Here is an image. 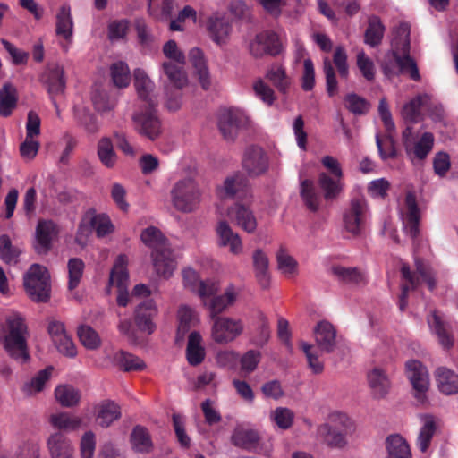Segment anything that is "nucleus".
I'll return each mask as SVG.
<instances>
[{"instance_id":"obj_1","label":"nucleus","mask_w":458,"mask_h":458,"mask_svg":"<svg viewBox=\"0 0 458 458\" xmlns=\"http://www.w3.org/2000/svg\"><path fill=\"white\" fill-rule=\"evenodd\" d=\"M4 347L15 360L25 363L30 360L28 337L30 335L25 318L18 312L6 316L3 327Z\"/></svg>"},{"instance_id":"obj_2","label":"nucleus","mask_w":458,"mask_h":458,"mask_svg":"<svg viewBox=\"0 0 458 458\" xmlns=\"http://www.w3.org/2000/svg\"><path fill=\"white\" fill-rule=\"evenodd\" d=\"M141 241L152 249L153 266L156 272L164 277L172 276L175 260L166 238L154 226L146 228L140 235Z\"/></svg>"},{"instance_id":"obj_3","label":"nucleus","mask_w":458,"mask_h":458,"mask_svg":"<svg viewBox=\"0 0 458 458\" xmlns=\"http://www.w3.org/2000/svg\"><path fill=\"white\" fill-rule=\"evenodd\" d=\"M355 425L344 413L332 414L330 423L318 428V435L332 448H344L347 445V437L353 434Z\"/></svg>"},{"instance_id":"obj_4","label":"nucleus","mask_w":458,"mask_h":458,"mask_svg":"<svg viewBox=\"0 0 458 458\" xmlns=\"http://www.w3.org/2000/svg\"><path fill=\"white\" fill-rule=\"evenodd\" d=\"M26 293L35 302H47L50 299V275L46 267L32 264L23 276Z\"/></svg>"},{"instance_id":"obj_5","label":"nucleus","mask_w":458,"mask_h":458,"mask_svg":"<svg viewBox=\"0 0 458 458\" xmlns=\"http://www.w3.org/2000/svg\"><path fill=\"white\" fill-rule=\"evenodd\" d=\"M200 190L198 183L190 177L175 182L171 190V199L174 207L180 212L191 213L200 203Z\"/></svg>"},{"instance_id":"obj_6","label":"nucleus","mask_w":458,"mask_h":458,"mask_svg":"<svg viewBox=\"0 0 458 458\" xmlns=\"http://www.w3.org/2000/svg\"><path fill=\"white\" fill-rule=\"evenodd\" d=\"M157 103L140 105L132 114L135 131L149 140H156L162 133V123L158 117Z\"/></svg>"},{"instance_id":"obj_7","label":"nucleus","mask_w":458,"mask_h":458,"mask_svg":"<svg viewBox=\"0 0 458 458\" xmlns=\"http://www.w3.org/2000/svg\"><path fill=\"white\" fill-rule=\"evenodd\" d=\"M165 74L172 86L165 87V106L169 111H177L182 105L181 89L187 83V76L182 68L172 62H164L162 64Z\"/></svg>"},{"instance_id":"obj_8","label":"nucleus","mask_w":458,"mask_h":458,"mask_svg":"<svg viewBox=\"0 0 458 458\" xmlns=\"http://www.w3.org/2000/svg\"><path fill=\"white\" fill-rule=\"evenodd\" d=\"M403 279L407 284H403L401 286V294L399 296L398 306L401 311H403L408 304V294L411 289L417 288L422 282H425L429 290H433L436 282L431 276L429 271L420 263H417L415 272H411L409 266L403 264L401 268Z\"/></svg>"},{"instance_id":"obj_9","label":"nucleus","mask_w":458,"mask_h":458,"mask_svg":"<svg viewBox=\"0 0 458 458\" xmlns=\"http://www.w3.org/2000/svg\"><path fill=\"white\" fill-rule=\"evenodd\" d=\"M410 27L406 23H402L395 30V36L392 40V52L391 54L397 53L401 55L402 66L408 64L410 66V78L415 81L420 80V72L416 62L410 55Z\"/></svg>"},{"instance_id":"obj_10","label":"nucleus","mask_w":458,"mask_h":458,"mask_svg":"<svg viewBox=\"0 0 458 458\" xmlns=\"http://www.w3.org/2000/svg\"><path fill=\"white\" fill-rule=\"evenodd\" d=\"M368 214L366 199L360 196L352 198L343 214L344 229L353 236L360 235L365 227Z\"/></svg>"},{"instance_id":"obj_11","label":"nucleus","mask_w":458,"mask_h":458,"mask_svg":"<svg viewBox=\"0 0 458 458\" xmlns=\"http://www.w3.org/2000/svg\"><path fill=\"white\" fill-rule=\"evenodd\" d=\"M39 81L47 89L51 102L58 113L55 97L64 94L66 88L64 67L57 64H48L40 74Z\"/></svg>"},{"instance_id":"obj_12","label":"nucleus","mask_w":458,"mask_h":458,"mask_svg":"<svg viewBox=\"0 0 458 458\" xmlns=\"http://www.w3.org/2000/svg\"><path fill=\"white\" fill-rule=\"evenodd\" d=\"M405 369L414 391V398L421 404L426 403L430 385L427 368L418 360H410L405 364Z\"/></svg>"},{"instance_id":"obj_13","label":"nucleus","mask_w":458,"mask_h":458,"mask_svg":"<svg viewBox=\"0 0 458 458\" xmlns=\"http://www.w3.org/2000/svg\"><path fill=\"white\" fill-rule=\"evenodd\" d=\"M211 320L213 322L211 337L217 344L233 342L243 331V325L240 319L228 317H215Z\"/></svg>"},{"instance_id":"obj_14","label":"nucleus","mask_w":458,"mask_h":458,"mask_svg":"<svg viewBox=\"0 0 458 458\" xmlns=\"http://www.w3.org/2000/svg\"><path fill=\"white\" fill-rule=\"evenodd\" d=\"M158 314L157 307L152 299L138 303L133 312V322L140 333L152 335L157 329L155 319Z\"/></svg>"},{"instance_id":"obj_15","label":"nucleus","mask_w":458,"mask_h":458,"mask_svg":"<svg viewBox=\"0 0 458 458\" xmlns=\"http://www.w3.org/2000/svg\"><path fill=\"white\" fill-rule=\"evenodd\" d=\"M219 193L223 198L237 199L243 201H250V186L246 175L241 172H236L228 176L219 188Z\"/></svg>"},{"instance_id":"obj_16","label":"nucleus","mask_w":458,"mask_h":458,"mask_svg":"<svg viewBox=\"0 0 458 458\" xmlns=\"http://www.w3.org/2000/svg\"><path fill=\"white\" fill-rule=\"evenodd\" d=\"M128 281L127 257L121 254L116 258L110 272L109 284L117 287V303L122 307H125L129 302V293L127 291Z\"/></svg>"},{"instance_id":"obj_17","label":"nucleus","mask_w":458,"mask_h":458,"mask_svg":"<svg viewBox=\"0 0 458 458\" xmlns=\"http://www.w3.org/2000/svg\"><path fill=\"white\" fill-rule=\"evenodd\" d=\"M248 123V116L239 108H228L221 112L218 118V128L223 137L233 140L240 128Z\"/></svg>"},{"instance_id":"obj_18","label":"nucleus","mask_w":458,"mask_h":458,"mask_svg":"<svg viewBox=\"0 0 458 458\" xmlns=\"http://www.w3.org/2000/svg\"><path fill=\"white\" fill-rule=\"evenodd\" d=\"M59 229L52 220L39 219L36 230L33 248L39 255L47 254L52 247L53 242L57 237Z\"/></svg>"},{"instance_id":"obj_19","label":"nucleus","mask_w":458,"mask_h":458,"mask_svg":"<svg viewBox=\"0 0 458 458\" xmlns=\"http://www.w3.org/2000/svg\"><path fill=\"white\" fill-rule=\"evenodd\" d=\"M242 165L250 177H258L268 169V157L262 148L250 146L244 151Z\"/></svg>"},{"instance_id":"obj_20","label":"nucleus","mask_w":458,"mask_h":458,"mask_svg":"<svg viewBox=\"0 0 458 458\" xmlns=\"http://www.w3.org/2000/svg\"><path fill=\"white\" fill-rule=\"evenodd\" d=\"M405 207L406 211L402 215L403 229L412 239H416L420 234V211L412 191L405 195Z\"/></svg>"},{"instance_id":"obj_21","label":"nucleus","mask_w":458,"mask_h":458,"mask_svg":"<svg viewBox=\"0 0 458 458\" xmlns=\"http://www.w3.org/2000/svg\"><path fill=\"white\" fill-rule=\"evenodd\" d=\"M250 201L245 203L236 202L228 208V216L243 231L252 233L257 229V219L253 211L249 207Z\"/></svg>"},{"instance_id":"obj_22","label":"nucleus","mask_w":458,"mask_h":458,"mask_svg":"<svg viewBox=\"0 0 458 458\" xmlns=\"http://www.w3.org/2000/svg\"><path fill=\"white\" fill-rule=\"evenodd\" d=\"M314 335L318 347L327 353L334 352L336 344V330L328 321L318 322L314 328Z\"/></svg>"},{"instance_id":"obj_23","label":"nucleus","mask_w":458,"mask_h":458,"mask_svg":"<svg viewBox=\"0 0 458 458\" xmlns=\"http://www.w3.org/2000/svg\"><path fill=\"white\" fill-rule=\"evenodd\" d=\"M134 87L136 89L140 105H151L157 103L156 97L152 94L155 84L147 75L144 70L138 68L133 72Z\"/></svg>"},{"instance_id":"obj_24","label":"nucleus","mask_w":458,"mask_h":458,"mask_svg":"<svg viewBox=\"0 0 458 458\" xmlns=\"http://www.w3.org/2000/svg\"><path fill=\"white\" fill-rule=\"evenodd\" d=\"M216 232L218 237V244L222 247H229L233 254H239L242 250V240L238 233H234L229 224L225 221H219Z\"/></svg>"},{"instance_id":"obj_25","label":"nucleus","mask_w":458,"mask_h":458,"mask_svg":"<svg viewBox=\"0 0 458 458\" xmlns=\"http://www.w3.org/2000/svg\"><path fill=\"white\" fill-rule=\"evenodd\" d=\"M47 447L52 458H74V448L62 432L54 433L48 437Z\"/></svg>"},{"instance_id":"obj_26","label":"nucleus","mask_w":458,"mask_h":458,"mask_svg":"<svg viewBox=\"0 0 458 458\" xmlns=\"http://www.w3.org/2000/svg\"><path fill=\"white\" fill-rule=\"evenodd\" d=\"M231 30L230 23L225 18L216 14L209 17L207 21L208 36L217 45L226 43Z\"/></svg>"},{"instance_id":"obj_27","label":"nucleus","mask_w":458,"mask_h":458,"mask_svg":"<svg viewBox=\"0 0 458 458\" xmlns=\"http://www.w3.org/2000/svg\"><path fill=\"white\" fill-rule=\"evenodd\" d=\"M439 391L446 395L458 393V374L446 367H439L435 371Z\"/></svg>"},{"instance_id":"obj_28","label":"nucleus","mask_w":458,"mask_h":458,"mask_svg":"<svg viewBox=\"0 0 458 458\" xmlns=\"http://www.w3.org/2000/svg\"><path fill=\"white\" fill-rule=\"evenodd\" d=\"M434 136L431 132H424L419 140L413 141L405 148L407 156L411 161L424 160L431 152L434 146Z\"/></svg>"},{"instance_id":"obj_29","label":"nucleus","mask_w":458,"mask_h":458,"mask_svg":"<svg viewBox=\"0 0 458 458\" xmlns=\"http://www.w3.org/2000/svg\"><path fill=\"white\" fill-rule=\"evenodd\" d=\"M96 420L102 428H108L114 421L121 417L120 406L114 401L105 400L96 408Z\"/></svg>"},{"instance_id":"obj_30","label":"nucleus","mask_w":458,"mask_h":458,"mask_svg":"<svg viewBox=\"0 0 458 458\" xmlns=\"http://www.w3.org/2000/svg\"><path fill=\"white\" fill-rule=\"evenodd\" d=\"M237 292L233 285H229L225 293L222 295H216L209 300L206 305L209 310L210 318L215 317H221L219 314L225 310L236 300Z\"/></svg>"},{"instance_id":"obj_31","label":"nucleus","mask_w":458,"mask_h":458,"mask_svg":"<svg viewBox=\"0 0 458 458\" xmlns=\"http://www.w3.org/2000/svg\"><path fill=\"white\" fill-rule=\"evenodd\" d=\"M189 60L195 69V73L202 89H208L211 81L203 52L198 47L192 48L189 53Z\"/></svg>"},{"instance_id":"obj_32","label":"nucleus","mask_w":458,"mask_h":458,"mask_svg":"<svg viewBox=\"0 0 458 458\" xmlns=\"http://www.w3.org/2000/svg\"><path fill=\"white\" fill-rule=\"evenodd\" d=\"M132 450L139 454H149L153 450V442L148 430L142 426H135L130 436Z\"/></svg>"},{"instance_id":"obj_33","label":"nucleus","mask_w":458,"mask_h":458,"mask_svg":"<svg viewBox=\"0 0 458 458\" xmlns=\"http://www.w3.org/2000/svg\"><path fill=\"white\" fill-rule=\"evenodd\" d=\"M202 337L197 331H193L189 335L186 347L187 361L191 366L199 365L206 357V352L201 345Z\"/></svg>"},{"instance_id":"obj_34","label":"nucleus","mask_w":458,"mask_h":458,"mask_svg":"<svg viewBox=\"0 0 458 458\" xmlns=\"http://www.w3.org/2000/svg\"><path fill=\"white\" fill-rule=\"evenodd\" d=\"M259 439L258 431L250 428H237L232 435L233 445L247 451L254 450Z\"/></svg>"},{"instance_id":"obj_35","label":"nucleus","mask_w":458,"mask_h":458,"mask_svg":"<svg viewBox=\"0 0 458 458\" xmlns=\"http://www.w3.org/2000/svg\"><path fill=\"white\" fill-rule=\"evenodd\" d=\"M266 79H267L281 94L286 95L288 93L292 81L283 65L278 64H273L267 70Z\"/></svg>"},{"instance_id":"obj_36","label":"nucleus","mask_w":458,"mask_h":458,"mask_svg":"<svg viewBox=\"0 0 458 458\" xmlns=\"http://www.w3.org/2000/svg\"><path fill=\"white\" fill-rule=\"evenodd\" d=\"M386 458H411L410 445L400 435H390L386 439Z\"/></svg>"},{"instance_id":"obj_37","label":"nucleus","mask_w":458,"mask_h":458,"mask_svg":"<svg viewBox=\"0 0 458 458\" xmlns=\"http://www.w3.org/2000/svg\"><path fill=\"white\" fill-rule=\"evenodd\" d=\"M55 33L66 41L70 42L73 33V22L71 14V8L67 4H64L56 14Z\"/></svg>"},{"instance_id":"obj_38","label":"nucleus","mask_w":458,"mask_h":458,"mask_svg":"<svg viewBox=\"0 0 458 458\" xmlns=\"http://www.w3.org/2000/svg\"><path fill=\"white\" fill-rule=\"evenodd\" d=\"M342 178L331 177L327 173L318 174V183L327 201L335 199L343 190Z\"/></svg>"},{"instance_id":"obj_39","label":"nucleus","mask_w":458,"mask_h":458,"mask_svg":"<svg viewBox=\"0 0 458 458\" xmlns=\"http://www.w3.org/2000/svg\"><path fill=\"white\" fill-rule=\"evenodd\" d=\"M113 362L114 366L125 372L142 371L146 368L145 362L140 358L122 350L114 355Z\"/></svg>"},{"instance_id":"obj_40","label":"nucleus","mask_w":458,"mask_h":458,"mask_svg":"<svg viewBox=\"0 0 458 458\" xmlns=\"http://www.w3.org/2000/svg\"><path fill=\"white\" fill-rule=\"evenodd\" d=\"M97 155L100 163L108 169L116 165L118 157L114 151V144L110 138H101L97 145Z\"/></svg>"},{"instance_id":"obj_41","label":"nucleus","mask_w":458,"mask_h":458,"mask_svg":"<svg viewBox=\"0 0 458 458\" xmlns=\"http://www.w3.org/2000/svg\"><path fill=\"white\" fill-rule=\"evenodd\" d=\"M385 33V26L377 16L369 18L368 28L364 34V42L372 47L381 44Z\"/></svg>"},{"instance_id":"obj_42","label":"nucleus","mask_w":458,"mask_h":458,"mask_svg":"<svg viewBox=\"0 0 458 458\" xmlns=\"http://www.w3.org/2000/svg\"><path fill=\"white\" fill-rule=\"evenodd\" d=\"M368 380L376 398H382L387 394L390 383L388 377L382 369H374L369 373Z\"/></svg>"},{"instance_id":"obj_43","label":"nucleus","mask_w":458,"mask_h":458,"mask_svg":"<svg viewBox=\"0 0 458 458\" xmlns=\"http://www.w3.org/2000/svg\"><path fill=\"white\" fill-rule=\"evenodd\" d=\"M428 324L431 329L437 335L439 344L445 349H450L451 347H453V336L450 334L445 323L442 321L441 318L437 316L436 312L432 313L431 318L428 319Z\"/></svg>"},{"instance_id":"obj_44","label":"nucleus","mask_w":458,"mask_h":458,"mask_svg":"<svg viewBox=\"0 0 458 458\" xmlns=\"http://www.w3.org/2000/svg\"><path fill=\"white\" fill-rule=\"evenodd\" d=\"M22 250L15 245H13L10 237L7 234L0 236V259L7 265H16L19 263V258Z\"/></svg>"},{"instance_id":"obj_45","label":"nucleus","mask_w":458,"mask_h":458,"mask_svg":"<svg viewBox=\"0 0 458 458\" xmlns=\"http://www.w3.org/2000/svg\"><path fill=\"white\" fill-rule=\"evenodd\" d=\"M253 265L259 284L262 288H267L270 280L268 274V259L261 250H255L253 254Z\"/></svg>"},{"instance_id":"obj_46","label":"nucleus","mask_w":458,"mask_h":458,"mask_svg":"<svg viewBox=\"0 0 458 458\" xmlns=\"http://www.w3.org/2000/svg\"><path fill=\"white\" fill-rule=\"evenodd\" d=\"M402 60L401 55H398L397 53L387 55L382 64L383 73L388 79L398 76L401 72L410 75V66L408 64L402 66Z\"/></svg>"},{"instance_id":"obj_47","label":"nucleus","mask_w":458,"mask_h":458,"mask_svg":"<svg viewBox=\"0 0 458 458\" xmlns=\"http://www.w3.org/2000/svg\"><path fill=\"white\" fill-rule=\"evenodd\" d=\"M332 273L338 281L344 284H359L364 282V275L357 267L335 266L332 267Z\"/></svg>"},{"instance_id":"obj_48","label":"nucleus","mask_w":458,"mask_h":458,"mask_svg":"<svg viewBox=\"0 0 458 458\" xmlns=\"http://www.w3.org/2000/svg\"><path fill=\"white\" fill-rule=\"evenodd\" d=\"M301 196L310 211L316 212L318 210L320 207V197L312 181L305 179L301 182Z\"/></svg>"},{"instance_id":"obj_49","label":"nucleus","mask_w":458,"mask_h":458,"mask_svg":"<svg viewBox=\"0 0 458 458\" xmlns=\"http://www.w3.org/2000/svg\"><path fill=\"white\" fill-rule=\"evenodd\" d=\"M52 371L53 367H47L38 371L34 377L23 385L22 392L27 395H32L36 393L41 392L45 384L50 378Z\"/></svg>"},{"instance_id":"obj_50","label":"nucleus","mask_w":458,"mask_h":458,"mask_svg":"<svg viewBox=\"0 0 458 458\" xmlns=\"http://www.w3.org/2000/svg\"><path fill=\"white\" fill-rule=\"evenodd\" d=\"M55 395L60 404L64 407H72L78 404L81 399L80 391L70 385L57 386Z\"/></svg>"},{"instance_id":"obj_51","label":"nucleus","mask_w":458,"mask_h":458,"mask_svg":"<svg viewBox=\"0 0 458 458\" xmlns=\"http://www.w3.org/2000/svg\"><path fill=\"white\" fill-rule=\"evenodd\" d=\"M16 92L10 84H5L0 89V115L7 117L11 115L16 106Z\"/></svg>"},{"instance_id":"obj_52","label":"nucleus","mask_w":458,"mask_h":458,"mask_svg":"<svg viewBox=\"0 0 458 458\" xmlns=\"http://www.w3.org/2000/svg\"><path fill=\"white\" fill-rule=\"evenodd\" d=\"M85 268L84 262L79 258H72L68 260V289L74 290L80 284Z\"/></svg>"},{"instance_id":"obj_53","label":"nucleus","mask_w":458,"mask_h":458,"mask_svg":"<svg viewBox=\"0 0 458 458\" xmlns=\"http://www.w3.org/2000/svg\"><path fill=\"white\" fill-rule=\"evenodd\" d=\"M436 432V423L432 416H426L424 424L420 428L417 445L422 453H425L429 447L431 439Z\"/></svg>"},{"instance_id":"obj_54","label":"nucleus","mask_w":458,"mask_h":458,"mask_svg":"<svg viewBox=\"0 0 458 458\" xmlns=\"http://www.w3.org/2000/svg\"><path fill=\"white\" fill-rule=\"evenodd\" d=\"M428 100L427 95H419L406 103L403 107V116L410 123H416L420 115V107Z\"/></svg>"},{"instance_id":"obj_55","label":"nucleus","mask_w":458,"mask_h":458,"mask_svg":"<svg viewBox=\"0 0 458 458\" xmlns=\"http://www.w3.org/2000/svg\"><path fill=\"white\" fill-rule=\"evenodd\" d=\"M51 424L62 430H74L81 424V419L76 416L70 415L66 412L53 414L50 417Z\"/></svg>"},{"instance_id":"obj_56","label":"nucleus","mask_w":458,"mask_h":458,"mask_svg":"<svg viewBox=\"0 0 458 458\" xmlns=\"http://www.w3.org/2000/svg\"><path fill=\"white\" fill-rule=\"evenodd\" d=\"M91 225L98 237H104L114 230V225L105 214H96L95 210H89Z\"/></svg>"},{"instance_id":"obj_57","label":"nucleus","mask_w":458,"mask_h":458,"mask_svg":"<svg viewBox=\"0 0 458 458\" xmlns=\"http://www.w3.org/2000/svg\"><path fill=\"white\" fill-rule=\"evenodd\" d=\"M111 76L114 85L118 88H125L131 81L130 69L127 64L122 61L112 64Z\"/></svg>"},{"instance_id":"obj_58","label":"nucleus","mask_w":458,"mask_h":458,"mask_svg":"<svg viewBox=\"0 0 458 458\" xmlns=\"http://www.w3.org/2000/svg\"><path fill=\"white\" fill-rule=\"evenodd\" d=\"M253 91L255 96L266 106H271L276 100L274 89L262 79H258L253 83Z\"/></svg>"},{"instance_id":"obj_59","label":"nucleus","mask_w":458,"mask_h":458,"mask_svg":"<svg viewBox=\"0 0 458 458\" xmlns=\"http://www.w3.org/2000/svg\"><path fill=\"white\" fill-rule=\"evenodd\" d=\"M391 134L392 133L386 132L385 139H381L378 134L376 135V143L378 153L383 160L394 158L397 156L395 143Z\"/></svg>"},{"instance_id":"obj_60","label":"nucleus","mask_w":458,"mask_h":458,"mask_svg":"<svg viewBox=\"0 0 458 458\" xmlns=\"http://www.w3.org/2000/svg\"><path fill=\"white\" fill-rule=\"evenodd\" d=\"M276 260L279 270L286 276H293L297 270V262L290 256L286 250L281 246L276 253Z\"/></svg>"},{"instance_id":"obj_61","label":"nucleus","mask_w":458,"mask_h":458,"mask_svg":"<svg viewBox=\"0 0 458 458\" xmlns=\"http://www.w3.org/2000/svg\"><path fill=\"white\" fill-rule=\"evenodd\" d=\"M130 29L127 19L114 20L107 26V36L111 41L125 39Z\"/></svg>"},{"instance_id":"obj_62","label":"nucleus","mask_w":458,"mask_h":458,"mask_svg":"<svg viewBox=\"0 0 458 458\" xmlns=\"http://www.w3.org/2000/svg\"><path fill=\"white\" fill-rule=\"evenodd\" d=\"M77 334L81 343L86 348L94 350L99 346L100 338L91 327L82 325L79 327Z\"/></svg>"},{"instance_id":"obj_63","label":"nucleus","mask_w":458,"mask_h":458,"mask_svg":"<svg viewBox=\"0 0 458 458\" xmlns=\"http://www.w3.org/2000/svg\"><path fill=\"white\" fill-rule=\"evenodd\" d=\"M344 105L354 114H363L368 112L369 107V102L355 93H349L345 96Z\"/></svg>"},{"instance_id":"obj_64","label":"nucleus","mask_w":458,"mask_h":458,"mask_svg":"<svg viewBox=\"0 0 458 458\" xmlns=\"http://www.w3.org/2000/svg\"><path fill=\"white\" fill-rule=\"evenodd\" d=\"M301 347L306 355L309 368L314 374H321L324 371V363L320 360L318 351L307 343H301Z\"/></svg>"}]
</instances>
